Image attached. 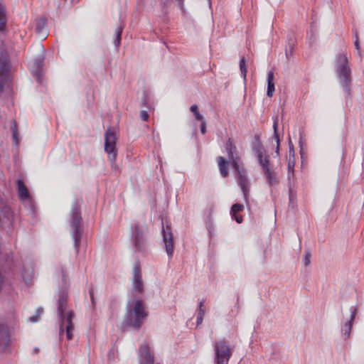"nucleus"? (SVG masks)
<instances>
[{
    "instance_id": "1",
    "label": "nucleus",
    "mask_w": 364,
    "mask_h": 364,
    "mask_svg": "<svg viewBox=\"0 0 364 364\" xmlns=\"http://www.w3.org/2000/svg\"><path fill=\"white\" fill-rule=\"evenodd\" d=\"M225 148L230 164L235 171L237 183L243 193L246 202L247 203L250 193V181L247 176V170L245 168L240 166V157L237 154V148L235 145L233 144L230 139L227 140Z\"/></svg>"
},
{
    "instance_id": "2",
    "label": "nucleus",
    "mask_w": 364,
    "mask_h": 364,
    "mask_svg": "<svg viewBox=\"0 0 364 364\" xmlns=\"http://www.w3.org/2000/svg\"><path fill=\"white\" fill-rule=\"evenodd\" d=\"M133 296L132 301L127 305V311L123 324L134 330H139L143 324L144 320L148 316L146 311V304L141 299H135Z\"/></svg>"
},
{
    "instance_id": "3",
    "label": "nucleus",
    "mask_w": 364,
    "mask_h": 364,
    "mask_svg": "<svg viewBox=\"0 0 364 364\" xmlns=\"http://www.w3.org/2000/svg\"><path fill=\"white\" fill-rule=\"evenodd\" d=\"M82 203V198H75L73 201L70 210V218L69 224L71 228V235L74 240V247L76 252H78L80 246L81 239L83 234V229L82 227V215H81V205Z\"/></svg>"
},
{
    "instance_id": "4",
    "label": "nucleus",
    "mask_w": 364,
    "mask_h": 364,
    "mask_svg": "<svg viewBox=\"0 0 364 364\" xmlns=\"http://www.w3.org/2000/svg\"><path fill=\"white\" fill-rule=\"evenodd\" d=\"M335 68L341 85L343 88L346 95L349 96L350 95L352 75L346 53H341L336 55Z\"/></svg>"
},
{
    "instance_id": "5",
    "label": "nucleus",
    "mask_w": 364,
    "mask_h": 364,
    "mask_svg": "<svg viewBox=\"0 0 364 364\" xmlns=\"http://www.w3.org/2000/svg\"><path fill=\"white\" fill-rule=\"evenodd\" d=\"M215 364H228L235 347L230 346L225 338L216 341L214 344Z\"/></svg>"
},
{
    "instance_id": "6",
    "label": "nucleus",
    "mask_w": 364,
    "mask_h": 364,
    "mask_svg": "<svg viewBox=\"0 0 364 364\" xmlns=\"http://www.w3.org/2000/svg\"><path fill=\"white\" fill-rule=\"evenodd\" d=\"M116 133L112 129H108L105 133V151L108 154L112 167H116L117 149L116 146Z\"/></svg>"
},
{
    "instance_id": "7",
    "label": "nucleus",
    "mask_w": 364,
    "mask_h": 364,
    "mask_svg": "<svg viewBox=\"0 0 364 364\" xmlns=\"http://www.w3.org/2000/svg\"><path fill=\"white\" fill-rule=\"evenodd\" d=\"M258 163L262 170L265 178L269 186H273L279 183L277 178V173L272 168L271 163L269 161V156L266 154H262L257 156Z\"/></svg>"
},
{
    "instance_id": "8",
    "label": "nucleus",
    "mask_w": 364,
    "mask_h": 364,
    "mask_svg": "<svg viewBox=\"0 0 364 364\" xmlns=\"http://www.w3.org/2000/svg\"><path fill=\"white\" fill-rule=\"evenodd\" d=\"M75 317V313L73 310H68L65 315L58 316L59 323V335L61 336L65 332L66 338L68 341L73 339L74 323L73 319Z\"/></svg>"
},
{
    "instance_id": "9",
    "label": "nucleus",
    "mask_w": 364,
    "mask_h": 364,
    "mask_svg": "<svg viewBox=\"0 0 364 364\" xmlns=\"http://www.w3.org/2000/svg\"><path fill=\"white\" fill-rule=\"evenodd\" d=\"M161 233L163 235V240L166 252L169 257H172L173 253V235L171 231V226L170 224L166 223V225L162 223Z\"/></svg>"
},
{
    "instance_id": "10",
    "label": "nucleus",
    "mask_w": 364,
    "mask_h": 364,
    "mask_svg": "<svg viewBox=\"0 0 364 364\" xmlns=\"http://www.w3.org/2000/svg\"><path fill=\"white\" fill-rule=\"evenodd\" d=\"M14 221V213L11 208L0 201V228H6L12 225Z\"/></svg>"
},
{
    "instance_id": "11",
    "label": "nucleus",
    "mask_w": 364,
    "mask_h": 364,
    "mask_svg": "<svg viewBox=\"0 0 364 364\" xmlns=\"http://www.w3.org/2000/svg\"><path fill=\"white\" fill-rule=\"evenodd\" d=\"M133 244L136 250L139 252H144L146 247V239L144 236V232L139 224H136L133 235Z\"/></svg>"
},
{
    "instance_id": "12",
    "label": "nucleus",
    "mask_w": 364,
    "mask_h": 364,
    "mask_svg": "<svg viewBox=\"0 0 364 364\" xmlns=\"http://www.w3.org/2000/svg\"><path fill=\"white\" fill-rule=\"evenodd\" d=\"M133 273L132 291H137L139 294H141L144 293V288L142 281L141 269L139 262H136L134 264Z\"/></svg>"
},
{
    "instance_id": "13",
    "label": "nucleus",
    "mask_w": 364,
    "mask_h": 364,
    "mask_svg": "<svg viewBox=\"0 0 364 364\" xmlns=\"http://www.w3.org/2000/svg\"><path fill=\"white\" fill-rule=\"evenodd\" d=\"M10 69V63L8 58L1 54L0 55V93L2 92L5 84V80Z\"/></svg>"
},
{
    "instance_id": "14",
    "label": "nucleus",
    "mask_w": 364,
    "mask_h": 364,
    "mask_svg": "<svg viewBox=\"0 0 364 364\" xmlns=\"http://www.w3.org/2000/svg\"><path fill=\"white\" fill-rule=\"evenodd\" d=\"M139 363L140 364H154V358L151 353V349L149 345H141L139 348Z\"/></svg>"
},
{
    "instance_id": "15",
    "label": "nucleus",
    "mask_w": 364,
    "mask_h": 364,
    "mask_svg": "<svg viewBox=\"0 0 364 364\" xmlns=\"http://www.w3.org/2000/svg\"><path fill=\"white\" fill-rule=\"evenodd\" d=\"M68 294L65 291H60L57 300V315H65L69 309H67Z\"/></svg>"
},
{
    "instance_id": "16",
    "label": "nucleus",
    "mask_w": 364,
    "mask_h": 364,
    "mask_svg": "<svg viewBox=\"0 0 364 364\" xmlns=\"http://www.w3.org/2000/svg\"><path fill=\"white\" fill-rule=\"evenodd\" d=\"M43 55H41L34 59L32 65V74L39 82H42L41 75L43 74Z\"/></svg>"
},
{
    "instance_id": "17",
    "label": "nucleus",
    "mask_w": 364,
    "mask_h": 364,
    "mask_svg": "<svg viewBox=\"0 0 364 364\" xmlns=\"http://www.w3.org/2000/svg\"><path fill=\"white\" fill-rule=\"evenodd\" d=\"M295 165V156H294V145L291 142L290 138H289V157H288V179L290 181L291 177H293L294 173V168Z\"/></svg>"
},
{
    "instance_id": "18",
    "label": "nucleus",
    "mask_w": 364,
    "mask_h": 364,
    "mask_svg": "<svg viewBox=\"0 0 364 364\" xmlns=\"http://www.w3.org/2000/svg\"><path fill=\"white\" fill-rule=\"evenodd\" d=\"M358 309L356 306L350 307V319L346 321L342 327V331H343L345 338H348L350 335L353 322L355 318Z\"/></svg>"
},
{
    "instance_id": "19",
    "label": "nucleus",
    "mask_w": 364,
    "mask_h": 364,
    "mask_svg": "<svg viewBox=\"0 0 364 364\" xmlns=\"http://www.w3.org/2000/svg\"><path fill=\"white\" fill-rule=\"evenodd\" d=\"M16 188L20 200H27L30 198L28 191L22 180H17Z\"/></svg>"
},
{
    "instance_id": "20",
    "label": "nucleus",
    "mask_w": 364,
    "mask_h": 364,
    "mask_svg": "<svg viewBox=\"0 0 364 364\" xmlns=\"http://www.w3.org/2000/svg\"><path fill=\"white\" fill-rule=\"evenodd\" d=\"M243 209L244 205L240 203H235L231 207L230 214L232 218H233L237 223H241L243 218L241 215H237V213L240 211H242Z\"/></svg>"
},
{
    "instance_id": "21",
    "label": "nucleus",
    "mask_w": 364,
    "mask_h": 364,
    "mask_svg": "<svg viewBox=\"0 0 364 364\" xmlns=\"http://www.w3.org/2000/svg\"><path fill=\"white\" fill-rule=\"evenodd\" d=\"M217 161L221 176L224 178H226L229 175L228 169V162L223 156H218L217 158Z\"/></svg>"
},
{
    "instance_id": "22",
    "label": "nucleus",
    "mask_w": 364,
    "mask_h": 364,
    "mask_svg": "<svg viewBox=\"0 0 364 364\" xmlns=\"http://www.w3.org/2000/svg\"><path fill=\"white\" fill-rule=\"evenodd\" d=\"M252 150L255 153L256 156L264 154L266 151L260 140L259 135L255 134L254 136Z\"/></svg>"
},
{
    "instance_id": "23",
    "label": "nucleus",
    "mask_w": 364,
    "mask_h": 364,
    "mask_svg": "<svg viewBox=\"0 0 364 364\" xmlns=\"http://www.w3.org/2000/svg\"><path fill=\"white\" fill-rule=\"evenodd\" d=\"M274 72L270 70L267 73V95L272 97L274 92Z\"/></svg>"
},
{
    "instance_id": "24",
    "label": "nucleus",
    "mask_w": 364,
    "mask_h": 364,
    "mask_svg": "<svg viewBox=\"0 0 364 364\" xmlns=\"http://www.w3.org/2000/svg\"><path fill=\"white\" fill-rule=\"evenodd\" d=\"M3 341L5 344H9V331L8 326L0 322V342Z\"/></svg>"
},
{
    "instance_id": "25",
    "label": "nucleus",
    "mask_w": 364,
    "mask_h": 364,
    "mask_svg": "<svg viewBox=\"0 0 364 364\" xmlns=\"http://www.w3.org/2000/svg\"><path fill=\"white\" fill-rule=\"evenodd\" d=\"M7 23L6 9L2 2L0 1V31H4Z\"/></svg>"
},
{
    "instance_id": "26",
    "label": "nucleus",
    "mask_w": 364,
    "mask_h": 364,
    "mask_svg": "<svg viewBox=\"0 0 364 364\" xmlns=\"http://www.w3.org/2000/svg\"><path fill=\"white\" fill-rule=\"evenodd\" d=\"M46 23V18H41L39 19L36 20V32L37 33H41L43 28H45Z\"/></svg>"
},
{
    "instance_id": "27",
    "label": "nucleus",
    "mask_w": 364,
    "mask_h": 364,
    "mask_svg": "<svg viewBox=\"0 0 364 364\" xmlns=\"http://www.w3.org/2000/svg\"><path fill=\"white\" fill-rule=\"evenodd\" d=\"M122 31L123 27L121 26L117 27L115 30L116 38L114 39V43L116 48H118L120 45Z\"/></svg>"
},
{
    "instance_id": "28",
    "label": "nucleus",
    "mask_w": 364,
    "mask_h": 364,
    "mask_svg": "<svg viewBox=\"0 0 364 364\" xmlns=\"http://www.w3.org/2000/svg\"><path fill=\"white\" fill-rule=\"evenodd\" d=\"M11 129V132H12L13 141H14L16 145H18V132H17L16 124L15 120H14L12 122Z\"/></svg>"
},
{
    "instance_id": "29",
    "label": "nucleus",
    "mask_w": 364,
    "mask_h": 364,
    "mask_svg": "<svg viewBox=\"0 0 364 364\" xmlns=\"http://www.w3.org/2000/svg\"><path fill=\"white\" fill-rule=\"evenodd\" d=\"M190 110L194 114V117L196 118V119L198 120V121H200V120H203L204 119V117H203V115H201L198 111V106L196 105H193L191 108H190Z\"/></svg>"
},
{
    "instance_id": "30",
    "label": "nucleus",
    "mask_w": 364,
    "mask_h": 364,
    "mask_svg": "<svg viewBox=\"0 0 364 364\" xmlns=\"http://www.w3.org/2000/svg\"><path fill=\"white\" fill-rule=\"evenodd\" d=\"M240 69L242 76L243 77L244 80H245L247 75V68L245 64V59L244 57H242L240 61Z\"/></svg>"
},
{
    "instance_id": "31",
    "label": "nucleus",
    "mask_w": 364,
    "mask_h": 364,
    "mask_svg": "<svg viewBox=\"0 0 364 364\" xmlns=\"http://www.w3.org/2000/svg\"><path fill=\"white\" fill-rule=\"evenodd\" d=\"M273 129H274L273 139H275L277 143H279V134L277 132V120H274V122Z\"/></svg>"
},
{
    "instance_id": "32",
    "label": "nucleus",
    "mask_w": 364,
    "mask_h": 364,
    "mask_svg": "<svg viewBox=\"0 0 364 364\" xmlns=\"http://www.w3.org/2000/svg\"><path fill=\"white\" fill-rule=\"evenodd\" d=\"M6 281V276L0 269V293L1 292L3 289V287Z\"/></svg>"
},
{
    "instance_id": "33",
    "label": "nucleus",
    "mask_w": 364,
    "mask_h": 364,
    "mask_svg": "<svg viewBox=\"0 0 364 364\" xmlns=\"http://www.w3.org/2000/svg\"><path fill=\"white\" fill-rule=\"evenodd\" d=\"M310 257L311 253L309 251H306L304 259L305 266H308L310 264Z\"/></svg>"
},
{
    "instance_id": "34",
    "label": "nucleus",
    "mask_w": 364,
    "mask_h": 364,
    "mask_svg": "<svg viewBox=\"0 0 364 364\" xmlns=\"http://www.w3.org/2000/svg\"><path fill=\"white\" fill-rule=\"evenodd\" d=\"M200 132L203 134H205V132H206V122L204 119L203 120H200Z\"/></svg>"
},
{
    "instance_id": "35",
    "label": "nucleus",
    "mask_w": 364,
    "mask_h": 364,
    "mask_svg": "<svg viewBox=\"0 0 364 364\" xmlns=\"http://www.w3.org/2000/svg\"><path fill=\"white\" fill-rule=\"evenodd\" d=\"M140 117L144 121H147L149 119V114L146 111L141 110L140 112Z\"/></svg>"
},
{
    "instance_id": "36",
    "label": "nucleus",
    "mask_w": 364,
    "mask_h": 364,
    "mask_svg": "<svg viewBox=\"0 0 364 364\" xmlns=\"http://www.w3.org/2000/svg\"><path fill=\"white\" fill-rule=\"evenodd\" d=\"M60 272H61L63 282L65 284L67 275H66L65 271L64 270V269L63 267H60Z\"/></svg>"
},
{
    "instance_id": "37",
    "label": "nucleus",
    "mask_w": 364,
    "mask_h": 364,
    "mask_svg": "<svg viewBox=\"0 0 364 364\" xmlns=\"http://www.w3.org/2000/svg\"><path fill=\"white\" fill-rule=\"evenodd\" d=\"M89 294H90V300H91L92 304L94 306L95 305V299H94V291H93L92 289H90Z\"/></svg>"
},
{
    "instance_id": "38",
    "label": "nucleus",
    "mask_w": 364,
    "mask_h": 364,
    "mask_svg": "<svg viewBox=\"0 0 364 364\" xmlns=\"http://www.w3.org/2000/svg\"><path fill=\"white\" fill-rule=\"evenodd\" d=\"M355 48L356 50H360V45H359V41H358V34H355V41L354 42Z\"/></svg>"
},
{
    "instance_id": "39",
    "label": "nucleus",
    "mask_w": 364,
    "mask_h": 364,
    "mask_svg": "<svg viewBox=\"0 0 364 364\" xmlns=\"http://www.w3.org/2000/svg\"><path fill=\"white\" fill-rule=\"evenodd\" d=\"M38 318H39V314H36L33 316H31L29 318V321L31 322H37L38 321Z\"/></svg>"
},
{
    "instance_id": "40",
    "label": "nucleus",
    "mask_w": 364,
    "mask_h": 364,
    "mask_svg": "<svg viewBox=\"0 0 364 364\" xmlns=\"http://www.w3.org/2000/svg\"><path fill=\"white\" fill-rule=\"evenodd\" d=\"M203 319V316L197 315V318H196V324H197V326H199L200 324L202 323Z\"/></svg>"
},
{
    "instance_id": "41",
    "label": "nucleus",
    "mask_w": 364,
    "mask_h": 364,
    "mask_svg": "<svg viewBox=\"0 0 364 364\" xmlns=\"http://www.w3.org/2000/svg\"><path fill=\"white\" fill-rule=\"evenodd\" d=\"M198 315H200V316H204L205 315V310L203 308H200V309H198Z\"/></svg>"
},
{
    "instance_id": "42",
    "label": "nucleus",
    "mask_w": 364,
    "mask_h": 364,
    "mask_svg": "<svg viewBox=\"0 0 364 364\" xmlns=\"http://www.w3.org/2000/svg\"><path fill=\"white\" fill-rule=\"evenodd\" d=\"M43 313V309L42 307H39L36 310V314H39V317Z\"/></svg>"
},
{
    "instance_id": "43",
    "label": "nucleus",
    "mask_w": 364,
    "mask_h": 364,
    "mask_svg": "<svg viewBox=\"0 0 364 364\" xmlns=\"http://www.w3.org/2000/svg\"><path fill=\"white\" fill-rule=\"evenodd\" d=\"M289 200H291L293 194H292V189H291V187L290 185L289 186Z\"/></svg>"
},
{
    "instance_id": "44",
    "label": "nucleus",
    "mask_w": 364,
    "mask_h": 364,
    "mask_svg": "<svg viewBox=\"0 0 364 364\" xmlns=\"http://www.w3.org/2000/svg\"><path fill=\"white\" fill-rule=\"evenodd\" d=\"M275 152H276L277 155L279 156V143H277V147H276Z\"/></svg>"
},
{
    "instance_id": "45",
    "label": "nucleus",
    "mask_w": 364,
    "mask_h": 364,
    "mask_svg": "<svg viewBox=\"0 0 364 364\" xmlns=\"http://www.w3.org/2000/svg\"><path fill=\"white\" fill-rule=\"evenodd\" d=\"M176 1H178V5L180 6L181 9H183L184 0H176Z\"/></svg>"
},
{
    "instance_id": "46",
    "label": "nucleus",
    "mask_w": 364,
    "mask_h": 364,
    "mask_svg": "<svg viewBox=\"0 0 364 364\" xmlns=\"http://www.w3.org/2000/svg\"><path fill=\"white\" fill-rule=\"evenodd\" d=\"M203 305H204V300H202L199 302V304H198V308L200 309V308H203Z\"/></svg>"
},
{
    "instance_id": "47",
    "label": "nucleus",
    "mask_w": 364,
    "mask_h": 364,
    "mask_svg": "<svg viewBox=\"0 0 364 364\" xmlns=\"http://www.w3.org/2000/svg\"><path fill=\"white\" fill-rule=\"evenodd\" d=\"M301 137L300 138V140H299V144H300V146L301 147Z\"/></svg>"
},
{
    "instance_id": "48",
    "label": "nucleus",
    "mask_w": 364,
    "mask_h": 364,
    "mask_svg": "<svg viewBox=\"0 0 364 364\" xmlns=\"http://www.w3.org/2000/svg\"><path fill=\"white\" fill-rule=\"evenodd\" d=\"M34 350H35L36 352H38V348H35V349H34Z\"/></svg>"
},
{
    "instance_id": "49",
    "label": "nucleus",
    "mask_w": 364,
    "mask_h": 364,
    "mask_svg": "<svg viewBox=\"0 0 364 364\" xmlns=\"http://www.w3.org/2000/svg\"><path fill=\"white\" fill-rule=\"evenodd\" d=\"M290 50H291V51L292 50V46H290Z\"/></svg>"
}]
</instances>
